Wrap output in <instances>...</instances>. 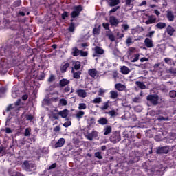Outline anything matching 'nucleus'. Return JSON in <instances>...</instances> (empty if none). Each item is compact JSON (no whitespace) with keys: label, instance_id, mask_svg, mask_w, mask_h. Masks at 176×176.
<instances>
[{"label":"nucleus","instance_id":"nucleus-36","mask_svg":"<svg viewBox=\"0 0 176 176\" xmlns=\"http://www.w3.org/2000/svg\"><path fill=\"white\" fill-rule=\"evenodd\" d=\"M83 116H85V111H83L82 110L77 111L76 113V118H77V119H82V118H83Z\"/></svg>","mask_w":176,"mask_h":176},{"label":"nucleus","instance_id":"nucleus-41","mask_svg":"<svg viewBox=\"0 0 176 176\" xmlns=\"http://www.w3.org/2000/svg\"><path fill=\"white\" fill-rule=\"evenodd\" d=\"M101 30V27L99 25L98 27H95L93 30L94 35H100V31Z\"/></svg>","mask_w":176,"mask_h":176},{"label":"nucleus","instance_id":"nucleus-32","mask_svg":"<svg viewBox=\"0 0 176 176\" xmlns=\"http://www.w3.org/2000/svg\"><path fill=\"white\" fill-rule=\"evenodd\" d=\"M59 85L60 86H61V87H64V86H67V85H69V80L63 78L60 80Z\"/></svg>","mask_w":176,"mask_h":176},{"label":"nucleus","instance_id":"nucleus-46","mask_svg":"<svg viewBox=\"0 0 176 176\" xmlns=\"http://www.w3.org/2000/svg\"><path fill=\"white\" fill-rule=\"evenodd\" d=\"M25 137H30L31 135V128H26L24 133Z\"/></svg>","mask_w":176,"mask_h":176},{"label":"nucleus","instance_id":"nucleus-15","mask_svg":"<svg viewBox=\"0 0 176 176\" xmlns=\"http://www.w3.org/2000/svg\"><path fill=\"white\" fill-rule=\"evenodd\" d=\"M167 19L168 21H173L175 19V16L174 15V12L173 11L168 10L166 14Z\"/></svg>","mask_w":176,"mask_h":176},{"label":"nucleus","instance_id":"nucleus-4","mask_svg":"<svg viewBox=\"0 0 176 176\" xmlns=\"http://www.w3.org/2000/svg\"><path fill=\"white\" fill-rule=\"evenodd\" d=\"M23 168L25 171H32L36 168V166L34 163H30L28 161H24Z\"/></svg>","mask_w":176,"mask_h":176},{"label":"nucleus","instance_id":"nucleus-31","mask_svg":"<svg viewBox=\"0 0 176 176\" xmlns=\"http://www.w3.org/2000/svg\"><path fill=\"white\" fill-rule=\"evenodd\" d=\"M72 72L75 79H80V75H82V72H74V69H72Z\"/></svg>","mask_w":176,"mask_h":176},{"label":"nucleus","instance_id":"nucleus-62","mask_svg":"<svg viewBox=\"0 0 176 176\" xmlns=\"http://www.w3.org/2000/svg\"><path fill=\"white\" fill-rule=\"evenodd\" d=\"M6 133L7 134H10V133H13V131L11 130L10 128H6Z\"/></svg>","mask_w":176,"mask_h":176},{"label":"nucleus","instance_id":"nucleus-5","mask_svg":"<svg viewBox=\"0 0 176 176\" xmlns=\"http://www.w3.org/2000/svg\"><path fill=\"white\" fill-rule=\"evenodd\" d=\"M82 10H83V8H82V6H75L74 10L71 14L72 19H75V17H78V16L80 14V12H82Z\"/></svg>","mask_w":176,"mask_h":176},{"label":"nucleus","instance_id":"nucleus-34","mask_svg":"<svg viewBox=\"0 0 176 176\" xmlns=\"http://www.w3.org/2000/svg\"><path fill=\"white\" fill-rule=\"evenodd\" d=\"M135 85L136 86H138V87H139L140 89H146V85H145V84L144 83V82H141V81H136L135 82Z\"/></svg>","mask_w":176,"mask_h":176},{"label":"nucleus","instance_id":"nucleus-51","mask_svg":"<svg viewBox=\"0 0 176 176\" xmlns=\"http://www.w3.org/2000/svg\"><path fill=\"white\" fill-rule=\"evenodd\" d=\"M169 96L170 97H171L172 98H175L176 97V91H170L169 93Z\"/></svg>","mask_w":176,"mask_h":176},{"label":"nucleus","instance_id":"nucleus-57","mask_svg":"<svg viewBox=\"0 0 176 176\" xmlns=\"http://www.w3.org/2000/svg\"><path fill=\"white\" fill-rule=\"evenodd\" d=\"M122 28H123V30L124 31H127V30H129V28H130V26H129V25H127V24H122Z\"/></svg>","mask_w":176,"mask_h":176},{"label":"nucleus","instance_id":"nucleus-50","mask_svg":"<svg viewBox=\"0 0 176 176\" xmlns=\"http://www.w3.org/2000/svg\"><path fill=\"white\" fill-rule=\"evenodd\" d=\"M5 93H6V88L5 87L0 88V97H2V96H3Z\"/></svg>","mask_w":176,"mask_h":176},{"label":"nucleus","instance_id":"nucleus-38","mask_svg":"<svg viewBox=\"0 0 176 176\" xmlns=\"http://www.w3.org/2000/svg\"><path fill=\"white\" fill-rule=\"evenodd\" d=\"M91 102L93 104H101V102H102V98L101 97H96L91 101Z\"/></svg>","mask_w":176,"mask_h":176},{"label":"nucleus","instance_id":"nucleus-42","mask_svg":"<svg viewBox=\"0 0 176 176\" xmlns=\"http://www.w3.org/2000/svg\"><path fill=\"white\" fill-rule=\"evenodd\" d=\"M164 61L166 64H168V65H173V64H174V61L170 58H165Z\"/></svg>","mask_w":176,"mask_h":176},{"label":"nucleus","instance_id":"nucleus-55","mask_svg":"<svg viewBox=\"0 0 176 176\" xmlns=\"http://www.w3.org/2000/svg\"><path fill=\"white\" fill-rule=\"evenodd\" d=\"M61 17H62L63 20H65V19H67V18L68 17V12H64L61 14Z\"/></svg>","mask_w":176,"mask_h":176},{"label":"nucleus","instance_id":"nucleus-29","mask_svg":"<svg viewBox=\"0 0 176 176\" xmlns=\"http://www.w3.org/2000/svg\"><path fill=\"white\" fill-rule=\"evenodd\" d=\"M109 102H111L109 100L104 102L103 105L100 107V109H101V111H106V109H108L109 108Z\"/></svg>","mask_w":176,"mask_h":176},{"label":"nucleus","instance_id":"nucleus-56","mask_svg":"<svg viewBox=\"0 0 176 176\" xmlns=\"http://www.w3.org/2000/svg\"><path fill=\"white\" fill-rule=\"evenodd\" d=\"M104 94H105V90H104L103 89H99L98 90V96H104Z\"/></svg>","mask_w":176,"mask_h":176},{"label":"nucleus","instance_id":"nucleus-12","mask_svg":"<svg viewBox=\"0 0 176 176\" xmlns=\"http://www.w3.org/2000/svg\"><path fill=\"white\" fill-rule=\"evenodd\" d=\"M65 144V139L64 138H60L58 142L54 144L55 148H61L64 146V144Z\"/></svg>","mask_w":176,"mask_h":176},{"label":"nucleus","instance_id":"nucleus-60","mask_svg":"<svg viewBox=\"0 0 176 176\" xmlns=\"http://www.w3.org/2000/svg\"><path fill=\"white\" fill-rule=\"evenodd\" d=\"M133 102H141V99L140 98V97H135L133 99Z\"/></svg>","mask_w":176,"mask_h":176},{"label":"nucleus","instance_id":"nucleus-19","mask_svg":"<svg viewBox=\"0 0 176 176\" xmlns=\"http://www.w3.org/2000/svg\"><path fill=\"white\" fill-rule=\"evenodd\" d=\"M97 74H98V72L96 69H91L88 70V74L91 78H95L97 76Z\"/></svg>","mask_w":176,"mask_h":176},{"label":"nucleus","instance_id":"nucleus-63","mask_svg":"<svg viewBox=\"0 0 176 176\" xmlns=\"http://www.w3.org/2000/svg\"><path fill=\"white\" fill-rule=\"evenodd\" d=\"M102 26L104 27V28L105 30H109V23H103Z\"/></svg>","mask_w":176,"mask_h":176},{"label":"nucleus","instance_id":"nucleus-1","mask_svg":"<svg viewBox=\"0 0 176 176\" xmlns=\"http://www.w3.org/2000/svg\"><path fill=\"white\" fill-rule=\"evenodd\" d=\"M10 51H9L7 48L2 47L0 50V72L3 74L8 72L9 63H8L7 58H10Z\"/></svg>","mask_w":176,"mask_h":176},{"label":"nucleus","instance_id":"nucleus-27","mask_svg":"<svg viewBox=\"0 0 176 176\" xmlns=\"http://www.w3.org/2000/svg\"><path fill=\"white\" fill-rule=\"evenodd\" d=\"M120 3V0H109V5L111 8L113 6H117V5H119Z\"/></svg>","mask_w":176,"mask_h":176},{"label":"nucleus","instance_id":"nucleus-9","mask_svg":"<svg viewBox=\"0 0 176 176\" xmlns=\"http://www.w3.org/2000/svg\"><path fill=\"white\" fill-rule=\"evenodd\" d=\"M76 93L78 94V97L81 98H86L87 97V92L85 89H77Z\"/></svg>","mask_w":176,"mask_h":176},{"label":"nucleus","instance_id":"nucleus-10","mask_svg":"<svg viewBox=\"0 0 176 176\" xmlns=\"http://www.w3.org/2000/svg\"><path fill=\"white\" fill-rule=\"evenodd\" d=\"M94 51H95V54L93 55L94 57H96L97 56H100V55L103 54L104 53V49H102V48H101L98 46L95 47Z\"/></svg>","mask_w":176,"mask_h":176},{"label":"nucleus","instance_id":"nucleus-43","mask_svg":"<svg viewBox=\"0 0 176 176\" xmlns=\"http://www.w3.org/2000/svg\"><path fill=\"white\" fill-rule=\"evenodd\" d=\"M119 76H120V74H119V73L118 72V71L114 70V71L113 72V75H112V76H113V79H114L115 82H116V80H118V79H119Z\"/></svg>","mask_w":176,"mask_h":176},{"label":"nucleus","instance_id":"nucleus-8","mask_svg":"<svg viewBox=\"0 0 176 176\" xmlns=\"http://www.w3.org/2000/svg\"><path fill=\"white\" fill-rule=\"evenodd\" d=\"M86 137L89 141H93L94 138L98 137V132H97V131H92L91 133H88Z\"/></svg>","mask_w":176,"mask_h":176},{"label":"nucleus","instance_id":"nucleus-45","mask_svg":"<svg viewBox=\"0 0 176 176\" xmlns=\"http://www.w3.org/2000/svg\"><path fill=\"white\" fill-rule=\"evenodd\" d=\"M78 108L79 111H83L85 109H87V105H86L85 103H79Z\"/></svg>","mask_w":176,"mask_h":176},{"label":"nucleus","instance_id":"nucleus-2","mask_svg":"<svg viewBox=\"0 0 176 176\" xmlns=\"http://www.w3.org/2000/svg\"><path fill=\"white\" fill-rule=\"evenodd\" d=\"M153 68L160 76L163 75V74H172L176 76V68H170L164 70V65L162 63L155 64Z\"/></svg>","mask_w":176,"mask_h":176},{"label":"nucleus","instance_id":"nucleus-33","mask_svg":"<svg viewBox=\"0 0 176 176\" xmlns=\"http://www.w3.org/2000/svg\"><path fill=\"white\" fill-rule=\"evenodd\" d=\"M58 115L61 116V118H65L68 116V110L64 109L58 113Z\"/></svg>","mask_w":176,"mask_h":176},{"label":"nucleus","instance_id":"nucleus-23","mask_svg":"<svg viewBox=\"0 0 176 176\" xmlns=\"http://www.w3.org/2000/svg\"><path fill=\"white\" fill-rule=\"evenodd\" d=\"M98 123V124H101V126H105L106 124H108V120L106 118L102 117L99 118Z\"/></svg>","mask_w":176,"mask_h":176},{"label":"nucleus","instance_id":"nucleus-37","mask_svg":"<svg viewBox=\"0 0 176 176\" xmlns=\"http://www.w3.org/2000/svg\"><path fill=\"white\" fill-rule=\"evenodd\" d=\"M72 21H74V19H71V23L68 28L69 32H74V31H75V23Z\"/></svg>","mask_w":176,"mask_h":176},{"label":"nucleus","instance_id":"nucleus-26","mask_svg":"<svg viewBox=\"0 0 176 176\" xmlns=\"http://www.w3.org/2000/svg\"><path fill=\"white\" fill-rule=\"evenodd\" d=\"M131 63H137L140 60V54H135L130 57Z\"/></svg>","mask_w":176,"mask_h":176},{"label":"nucleus","instance_id":"nucleus-35","mask_svg":"<svg viewBox=\"0 0 176 176\" xmlns=\"http://www.w3.org/2000/svg\"><path fill=\"white\" fill-rule=\"evenodd\" d=\"M166 23L159 22L156 24L155 27L159 30H163V28H166Z\"/></svg>","mask_w":176,"mask_h":176},{"label":"nucleus","instance_id":"nucleus-48","mask_svg":"<svg viewBox=\"0 0 176 176\" xmlns=\"http://www.w3.org/2000/svg\"><path fill=\"white\" fill-rule=\"evenodd\" d=\"M131 43H133V38H131V36H129L126 40V45H127V46H130Z\"/></svg>","mask_w":176,"mask_h":176},{"label":"nucleus","instance_id":"nucleus-20","mask_svg":"<svg viewBox=\"0 0 176 176\" xmlns=\"http://www.w3.org/2000/svg\"><path fill=\"white\" fill-rule=\"evenodd\" d=\"M120 72L123 74V75H129L130 74V69L126 66H122L120 67Z\"/></svg>","mask_w":176,"mask_h":176},{"label":"nucleus","instance_id":"nucleus-44","mask_svg":"<svg viewBox=\"0 0 176 176\" xmlns=\"http://www.w3.org/2000/svg\"><path fill=\"white\" fill-rule=\"evenodd\" d=\"M35 117L32 114L28 113L25 115V119L26 120H28L29 122H32L34 120V118Z\"/></svg>","mask_w":176,"mask_h":176},{"label":"nucleus","instance_id":"nucleus-3","mask_svg":"<svg viewBox=\"0 0 176 176\" xmlns=\"http://www.w3.org/2000/svg\"><path fill=\"white\" fill-rule=\"evenodd\" d=\"M147 101H149L153 105H157L159 104V95L157 94H151L147 96Z\"/></svg>","mask_w":176,"mask_h":176},{"label":"nucleus","instance_id":"nucleus-21","mask_svg":"<svg viewBox=\"0 0 176 176\" xmlns=\"http://www.w3.org/2000/svg\"><path fill=\"white\" fill-rule=\"evenodd\" d=\"M166 32H167L168 35H170V36H173V35L174 34V32H175V29H174V28H173V26L168 25L166 28Z\"/></svg>","mask_w":176,"mask_h":176},{"label":"nucleus","instance_id":"nucleus-18","mask_svg":"<svg viewBox=\"0 0 176 176\" xmlns=\"http://www.w3.org/2000/svg\"><path fill=\"white\" fill-rule=\"evenodd\" d=\"M133 2H134V0H125V6L126 8H128L129 10L133 9V7L134 6Z\"/></svg>","mask_w":176,"mask_h":176},{"label":"nucleus","instance_id":"nucleus-53","mask_svg":"<svg viewBox=\"0 0 176 176\" xmlns=\"http://www.w3.org/2000/svg\"><path fill=\"white\" fill-rule=\"evenodd\" d=\"M95 157H97V159H99L100 160L102 159V155H101V152H96L95 153Z\"/></svg>","mask_w":176,"mask_h":176},{"label":"nucleus","instance_id":"nucleus-54","mask_svg":"<svg viewBox=\"0 0 176 176\" xmlns=\"http://www.w3.org/2000/svg\"><path fill=\"white\" fill-rule=\"evenodd\" d=\"M153 34H155V31H151V32H148V33L146 35V36L147 38H149L150 39H152V36H153Z\"/></svg>","mask_w":176,"mask_h":176},{"label":"nucleus","instance_id":"nucleus-28","mask_svg":"<svg viewBox=\"0 0 176 176\" xmlns=\"http://www.w3.org/2000/svg\"><path fill=\"white\" fill-rule=\"evenodd\" d=\"M119 97V94L118 93V91H110V98H112V100H115Z\"/></svg>","mask_w":176,"mask_h":176},{"label":"nucleus","instance_id":"nucleus-64","mask_svg":"<svg viewBox=\"0 0 176 176\" xmlns=\"http://www.w3.org/2000/svg\"><path fill=\"white\" fill-rule=\"evenodd\" d=\"M109 38L111 42H113L115 41V36H113V34H110L109 35Z\"/></svg>","mask_w":176,"mask_h":176},{"label":"nucleus","instance_id":"nucleus-39","mask_svg":"<svg viewBox=\"0 0 176 176\" xmlns=\"http://www.w3.org/2000/svg\"><path fill=\"white\" fill-rule=\"evenodd\" d=\"M107 115H109L111 118H115V116H118V111L116 110H111L107 113Z\"/></svg>","mask_w":176,"mask_h":176},{"label":"nucleus","instance_id":"nucleus-7","mask_svg":"<svg viewBox=\"0 0 176 176\" xmlns=\"http://www.w3.org/2000/svg\"><path fill=\"white\" fill-rule=\"evenodd\" d=\"M144 46H146V47H147L148 49H151L152 47H153L154 45H153V40H152V38H146L144 39Z\"/></svg>","mask_w":176,"mask_h":176},{"label":"nucleus","instance_id":"nucleus-11","mask_svg":"<svg viewBox=\"0 0 176 176\" xmlns=\"http://www.w3.org/2000/svg\"><path fill=\"white\" fill-rule=\"evenodd\" d=\"M69 68V63L64 62L60 66V72L62 74L67 72V69Z\"/></svg>","mask_w":176,"mask_h":176},{"label":"nucleus","instance_id":"nucleus-47","mask_svg":"<svg viewBox=\"0 0 176 176\" xmlns=\"http://www.w3.org/2000/svg\"><path fill=\"white\" fill-rule=\"evenodd\" d=\"M80 56L81 57H87V56H89V52L80 50Z\"/></svg>","mask_w":176,"mask_h":176},{"label":"nucleus","instance_id":"nucleus-61","mask_svg":"<svg viewBox=\"0 0 176 176\" xmlns=\"http://www.w3.org/2000/svg\"><path fill=\"white\" fill-rule=\"evenodd\" d=\"M61 130V128L59 126H56L54 129V131L55 133H58V131H60Z\"/></svg>","mask_w":176,"mask_h":176},{"label":"nucleus","instance_id":"nucleus-52","mask_svg":"<svg viewBox=\"0 0 176 176\" xmlns=\"http://www.w3.org/2000/svg\"><path fill=\"white\" fill-rule=\"evenodd\" d=\"M54 80H56V76L51 74L48 78V82H54Z\"/></svg>","mask_w":176,"mask_h":176},{"label":"nucleus","instance_id":"nucleus-40","mask_svg":"<svg viewBox=\"0 0 176 176\" xmlns=\"http://www.w3.org/2000/svg\"><path fill=\"white\" fill-rule=\"evenodd\" d=\"M67 104L68 101H67L65 98H61L59 100V105H60L61 107H65L66 105H67Z\"/></svg>","mask_w":176,"mask_h":176},{"label":"nucleus","instance_id":"nucleus-59","mask_svg":"<svg viewBox=\"0 0 176 176\" xmlns=\"http://www.w3.org/2000/svg\"><path fill=\"white\" fill-rule=\"evenodd\" d=\"M119 6L113 8L110 11L109 13H115V12H116L118 10V9H119Z\"/></svg>","mask_w":176,"mask_h":176},{"label":"nucleus","instance_id":"nucleus-24","mask_svg":"<svg viewBox=\"0 0 176 176\" xmlns=\"http://www.w3.org/2000/svg\"><path fill=\"white\" fill-rule=\"evenodd\" d=\"M137 52V48L134 47H130L127 50V54L130 57L131 56H133L134 53Z\"/></svg>","mask_w":176,"mask_h":176},{"label":"nucleus","instance_id":"nucleus-58","mask_svg":"<svg viewBox=\"0 0 176 176\" xmlns=\"http://www.w3.org/2000/svg\"><path fill=\"white\" fill-rule=\"evenodd\" d=\"M71 124H72L71 121H67L63 124V127H69Z\"/></svg>","mask_w":176,"mask_h":176},{"label":"nucleus","instance_id":"nucleus-25","mask_svg":"<svg viewBox=\"0 0 176 176\" xmlns=\"http://www.w3.org/2000/svg\"><path fill=\"white\" fill-rule=\"evenodd\" d=\"M72 54L74 57H78L80 54V50L78 47H75L72 48Z\"/></svg>","mask_w":176,"mask_h":176},{"label":"nucleus","instance_id":"nucleus-6","mask_svg":"<svg viewBox=\"0 0 176 176\" xmlns=\"http://www.w3.org/2000/svg\"><path fill=\"white\" fill-rule=\"evenodd\" d=\"M168 152H170V146L158 147L157 148V153L158 155L163 153L167 154Z\"/></svg>","mask_w":176,"mask_h":176},{"label":"nucleus","instance_id":"nucleus-14","mask_svg":"<svg viewBox=\"0 0 176 176\" xmlns=\"http://www.w3.org/2000/svg\"><path fill=\"white\" fill-rule=\"evenodd\" d=\"M120 140H121V137L120 134L113 135V136L111 138V142H113V144H116V142H119Z\"/></svg>","mask_w":176,"mask_h":176},{"label":"nucleus","instance_id":"nucleus-16","mask_svg":"<svg viewBox=\"0 0 176 176\" xmlns=\"http://www.w3.org/2000/svg\"><path fill=\"white\" fill-rule=\"evenodd\" d=\"M20 100H18L14 104H10L7 107V112H9L10 111H12V109H14V108H16V107H19V105H20Z\"/></svg>","mask_w":176,"mask_h":176},{"label":"nucleus","instance_id":"nucleus-17","mask_svg":"<svg viewBox=\"0 0 176 176\" xmlns=\"http://www.w3.org/2000/svg\"><path fill=\"white\" fill-rule=\"evenodd\" d=\"M109 21L111 25H118V24H119V20L114 16L109 17Z\"/></svg>","mask_w":176,"mask_h":176},{"label":"nucleus","instance_id":"nucleus-22","mask_svg":"<svg viewBox=\"0 0 176 176\" xmlns=\"http://www.w3.org/2000/svg\"><path fill=\"white\" fill-rule=\"evenodd\" d=\"M146 24L149 25V24H154V23H156V18L155 16L151 15L148 17V20L146 21Z\"/></svg>","mask_w":176,"mask_h":176},{"label":"nucleus","instance_id":"nucleus-49","mask_svg":"<svg viewBox=\"0 0 176 176\" xmlns=\"http://www.w3.org/2000/svg\"><path fill=\"white\" fill-rule=\"evenodd\" d=\"M74 69L78 71V69H80V62L77 61L74 63Z\"/></svg>","mask_w":176,"mask_h":176},{"label":"nucleus","instance_id":"nucleus-13","mask_svg":"<svg viewBox=\"0 0 176 176\" xmlns=\"http://www.w3.org/2000/svg\"><path fill=\"white\" fill-rule=\"evenodd\" d=\"M115 89L118 91H124V90H126V85L122 83H116L115 85Z\"/></svg>","mask_w":176,"mask_h":176},{"label":"nucleus","instance_id":"nucleus-30","mask_svg":"<svg viewBox=\"0 0 176 176\" xmlns=\"http://www.w3.org/2000/svg\"><path fill=\"white\" fill-rule=\"evenodd\" d=\"M112 133V127L111 126H107L104 129V135H108Z\"/></svg>","mask_w":176,"mask_h":176}]
</instances>
